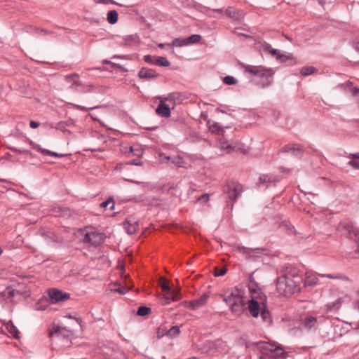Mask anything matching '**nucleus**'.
Listing matches in <instances>:
<instances>
[{"instance_id":"obj_19","label":"nucleus","mask_w":359,"mask_h":359,"mask_svg":"<svg viewBox=\"0 0 359 359\" xmlns=\"http://www.w3.org/2000/svg\"><path fill=\"white\" fill-rule=\"evenodd\" d=\"M271 51L272 55L275 56L277 60L283 62L291 60L293 58L292 54L290 53H287L278 49L273 50Z\"/></svg>"},{"instance_id":"obj_8","label":"nucleus","mask_w":359,"mask_h":359,"mask_svg":"<svg viewBox=\"0 0 359 359\" xmlns=\"http://www.w3.org/2000/svg\"><path fill=\"white\" fill-rule=\"evenodd\" d=\"M104 236L102 233L91 231L85 233L83 242L85 244L97 246L104 242Z\"/></svg>"},{"instance_id":"obj_28","label":"nucleus","mask_w":359,"mask_h":359,"mask_svg":"<svg viewBox=\"0 0 359 359\" xmlns=\"http://www.w3.org/2000/svg\"><path fill=\"white\" fill-rule=\"evenodd\" d=\"M264 248H248L244 246L238 248V251L244 255H250L251 253H260L264 251Z\"/></svg>"},{"instance_id":"obj_47","label":"nucleus","mask_w":359,"mask_h":359,"mask_svg":"<svg viewBox=\"0 0 359 359\" xmlns=\"http://www.w3.org/2000/svg\"><path fill=\"white\" fill-rule=\"evenodd\" d=\"M226 273V269L222 268V269H215V271L214 273V276L215 277L222 276H224Z\"/></svg>"},{"instance_id":"obj_59","label":"nucleus","mask_w":359,"mask_h":359,"mask_svg":"<svg viewBox=\"0 0 359 359\" xmlns=\"http://www.w3.org/2000/svg\"><path fill=\"white\" fill-rule=\"evenodd\" d=\"M166 45L168 46L169 44L168 43H160V44H158V47L163 48Z\"/></svg>"},{"instance_id":"obj_27","label":"nucleus","mask_w":359,"mask_h":359,"mask_svg":"<svg viewBox=\"0 0 359 359\" xmlns=\"http://www.w3.org/2000/svg\"><path fill=\"white\" fill-rule=\"evenodd\" d=\"M346 299H348L346 296L339 297L335 302L332 303H328L326 304V308L327 311L336 310L338 309L341 304L345 301Z\"/></svg>"},{"instance_id":"obj_3","label":"nucleus","mask_w":359,"mask_h":359,"mask_svg":"<svg viewBox=\"0 0 359 359\" xmlns=\"http://www.w3.org/2000/svg\"><path fill=\"white\" fill-rule=\"evenodd\" d=\"M242 67L245 72L251 74L259 79V81L257 84L261 88H267L271 85L273 82L272 76L275 73V71L272 68L249 65H243Z\"/></svg>"},{"instance_id":"obj_5","label":"nucleus","mask_w":359,"mask_h":359,"mask_svg":"<svg viewBox=\"0 0 359 359\" xmlns=\"http://www.w3.org/2000/svg\"><path fill=\"white\" fill-rule=\"evenodd\" d=\"M338 231L342 235L357 241L356 252L359 254V229L348 222H341Z\"/></svg>"},{"instance_id":"obj_26","label":"nucleus","mask_w":359,"mask_h":359,"mask_svg":"<svg viewBox=\"0 0 359 359\" xmlns=\"http://www.w3.org/2000/svg\"><path fill=\"white\" fill-rule=\"evenodd\" d=\"M259 181L260 184H268L279 181V179L273 175L263 174L260 175Z\"/></svg>"},{"instance_id":"obj_7","label":"nucleus","mask_w":359,"mask_h":359,"mask_svg":"<svg viewBox=\"0 0 359 359\" xmlns=\"http://www.w3.org/2000/svg\"><path fill=\"white\" fill-rule=\"evenodd\" d=\"M262 355H266L269 359H276L284 354L283 349L269 343H264L261 347Z\"/></svg>"},{"instance_id":"obj_58","label":"nucleus","mask_w":359,"mask_h":359,"mask_svg":"<svg viewBox=\"0 0 359 359\" xmlns=\"http://www.w3.org/2000/svg\"><path fill=\"white\" fill-rule=\"evenodd\" d=\"M77 87L78 86H74V89H70V90L72 91H74V92H80L79 89H78Z\"/></svg>"},{"instance_id":"obj_53","label":"nucleus","mask_w":359,"mask_h":359,"mask_svg":"<svg viewBox=\"0 0 359 359\" xmlns=\"http://www.w3.org/2000/svg\"><path fill=\"white\" fill-rule=\"evenodd\" d=\"M103 63L104 64H111L112 67H117V68H121V65H120L113 63V62H111L110 61H108V60H104Z\"/></svg>"},{"instance_id":"obj_6","label":"nucleus","mask_w":359,"mask_h":359,"mask_svg":"<svg viewBox=\"0 0 359 359\" xmlns=\"http://www.w3.org/2000/svg\"><path fill=\"white\" fill-rule=\"evenodd\" d=\"M320 277H327L329 278L332 279H340V278H346L341 275L339 274H316V273H313L312 271H307L305 273V280L304 285V287L308 286H314L318 283V276Z\"/></svg>"},{"instance_id":"obj_32","label":"nucleus","mask_w":359,"mask_h":359,"mask_svg":"<svg viewBox=\"0 0 359 359\" xmlns=\"http://www.w3.org/2000/svg\"><path fill=\"white\" fill-rule=\"evenodd\" d=\"M118 12L115 10H111L110 11L108 12L107 13V21L109 22V23L113 25L114 23H116L118 20Z\"/></svg>"},{"instance_id":"obj_31","label":"nucleus","mask_w":359,"mask_h":359,"mask_svg":"<svg viewBox=\"0 0 359 359\" xmlns=\"http://www.w3.org/2000/svg\"><path fill=\"white\" fill-rule=\"evenodd\" d=\"M297 286L294 283V280L288 277H287V294L295 292L297 290Z\"/></svg>"},{"instance_id":"obj_64","label":"nucleus","mask_w":359,"mask_h":359,"mask_svg":"<svg viewBox=\"0 0 359 359\" xmlns=\"http://www.w3.org/2000/svg\"><path fill=\"white\" fill-rule=\"evenodd\" d=\"M356 49L359 50V43L356 45Z\"/></svg>"},{"instance_id":"obj_22","label":"nucleus","mask_w":359,"mask_h":359,"mask_svg":"<svg viewBox=\"0 0 359 359\" xmlns=\"http://www.w3.org/2000/svg\"><path fill=\"white\" fill-rule=\"evenodd\" d=\"M180 93L177 92H173L168 95L167 97L163 98L165 102H168L172 108H174L176 105V102L180 100Z\"/></svg>"},{"instance_id":"obj_43","label":"nucleus","mask_w":359,"mask_h":359,"mask_svg":"<svg viewBox=\"0 0 359 359\" xmlns=\"http://www.w3.org/2000/svg\"><path fill=\"white\" fill-rule=\"evenodd\" d=\"M223 81L225 84H227V85H234L237 83V80L231 76H225L223 79Z\"/></svg>"},{"instance_id":"obj_54","label":"nucleus","mask_w":359,"mask_h":359,"mask_svg":"<svg viewBox=\"0 0 359 359\" xmlns=\"http://www.w3.org/2000/svg\"><path fill=\"white\" fill-rule=\"evenodd\" d=\"M161 288L164 292L171 290L170 287L165 283L162 284Z\"/></svg>"},{"instance_id":"obj_50","label":"nucleus","mask_w":359,"mask_h":359,"mask_svg":"<svg viewBox=\"0 0 359 359\" xmlns=\"http://www.w3.org/2000/svg\"><path fill=\"white\" fill-rule=\"evenodd\" d=\"M74 107L77 109H79V110H81V111H87L90 109H94L95 108H97V107H84V106H81V105H79V104H74Z\"/></svg>"},{"instance_id":"obj_24","label":"nucleus","mask_w":359,"mask_h":359,"mask_svg":"<svg viewBox=\"0 0 359 359\" xmlns=\"http://www.w3.org/2000/svg\"><path fill=\"white\" fill-rule=\"evenodd\" d=\"M287 276H283L278 278L276 287L280 293L287 294Z\"/></svg>"},{"instance_id":"obj_12","label":"nucleus","mask_w":359,"mask_h":359,"mask_svg":"<svg viewBox=\"0 0 359 359\" xmlns=\"http://www.w3.org/2000/svg\"><path fill=\"white\" fill-rule=\"evenodd\" d=\"M48 296L52 303L64 302L69 298V294L55 288L49 290Z\"/></svg>"},{"instance_id":"obj_30","label":"nucleus","mask_w":359,"mask_h":359,"mask_svg":"<svg viewBox=\"0 0 359 359\" xmlns=\"http://www.w3.org/2000/svg\"><path fill=\"white\" fill-rule=\"evenodd\" d=\"M8 332L16 339H20V332L18 329L13 325L11 321H9L6 325Z\"/></svg>"},{"instance_id":"obj_44","label":"nucleus","mask_w":359,"mask_h":359,"mask_svg":"<svg viewBox=\"0 0 359 359\" xmlns=\"http://www.w3.org/2000/svg\"><path fill=\"white\" fill-rule=\"evenodd\" d=\"M171 163L177 166V167H182L183 166V163H184V161L183 159L180 157V156H175L174 158H172V161Z\"/></svg>"},{"instance_id":"obj_60","label":"nucleus","mask_w":359,"mask_h":359,"mask_svg":"<svg viewBox=\"0 0 359 359\" xmlns=\"http://www.w3.org/2000/svg\"><path fill=\"white\" fill-rule=\"evenodd\" d=\"M214 11L217 12V13H222L223 11V9L222 8L215 9Z\"/></svg>"},{"instance_id":"obj_25","label":"nucleus","mask_w":359,"mask_h":359,"mask_svg":"<svg viewBox=\"0 0 359 359\" xmlns=\"http://www.w3.org/2000/svg\"><path fill=\"white\" fill-rule=\"evenodd\" d=\"M79 74H68V75H66L65 76V79L66 80V81L67 82H71L72 81V84L70 85V86L69 87V89H74V86H79L81 88L82 86V83H80L77 79L79 78Z\"/></svg>"},{"instance_id":"obj_45","label":"nucleus","mask_w":359,"mask_h":359,"mask_svg":"<svg viewBox=\"0 0 359 359\" xmlns=\"http://www.w3.org/2000/svg\"><path fill=\"white\" fill-rule=\"evenodd\" d=\"M111 204V207H110V209L111 210H113L114 209V201L111 198H109V199H107V201L102 202L101 203V206L102 208H106L109 205Z\"/></svg>"},{"instance_id":"obj_41","label":"nucleus","mask_w":359,"mask_h":359,"mask_svg":"<svg viewBox=\"0 0 359 359\" xmlns=\"http://www.w3.org/2000/svg\"><path fill=\"white\" fill-rule=\"evenodd\" d=\"M151 309L147 306H140L137 309V314L140 316H144L151 312Z\"/></svg>"},{"instance_id":"obj_13","label":"nucleus","mask_w":359,"mask_h":359,"mask_svg":"<svg viewBox=\"0 0 359 359\" xmlns=\"http://www.w3.org/2000/svg\"><path fill=\"white\" fill-rule=\"evenodd\" d=\"M243 191V187L240 184H231L228 187V196L229 198L233 201L235 202L237 198L241 196Z\"/></svg>"},{"instance_id":"obj_61","label":"nucleus","mask_w":359,"mask_h":359,"mask_svg":"<svg viewBox=\"0 0 359 359\" xmlns=\"http://www.w3.org/2000/svg\"><path fill=\"white\" fill-rule=\"evenodd\" d=\"M355 306L359 310V301L355 302Z\"/></svg>"},{"instance_id":"obj_49","label":"nucleus","mask_w":359,"mask_h":359,"mask_svg":"<svg viewBox=\"0 0 359 359\" xmlns=\"http://www.w3.org/2000/svg\"><path fill=\"white\" fill-rule=\"evenodd\" d=\"M113 290L121 294H124L128 291V290L126 287L120 285H118L117 288H114Z\"/></svg>"},{"instance_id":"obj_23","label":"nucleus","mask_w":359,"mask_h":359,"mask_svg":"<svg viewBox=\"0 0 359 359\" xmlns=\"http://www.w3.org/2000/svg\"><path fill=\"white\" fill-rule=\"evenodd\" d=\"M208 128L210 132L216 133L219 135H222L224 133V128L219 123L208 121Z\"/></svg>"},{"instance_id":"obj_55","label":"nucleus","mask_w":359,"mask_h":359,"mask_svg":"<svg viewBox=\"0 0 359 359\" xmlns=\"http://www.w3.org/2000/svg\"><path fill=\"white\" fill-rule=\"evenodd\" d=\"M98 2L104 4H114L113 0H98Z\"/></svg>"},{"instance_id":"obj_29","label":"nucleus","mask_w":359,"mask_h":359,"mask_svg":"<svg viewBox=\"0 0 359 359\" xmlns=\"http://www.w3.org/2000/svg\"><path fill=\"white\" fill-rule=\"evenodd\" d=\"M34 149L44 155H48V156H54V157H57V158H62L64 156V155L62 154H59V153L52 151H50V150H48L46 149H43L39 145H36V146L34 147Z\"/></svg>"},{"instance_id":"obj_34","label":"nucleus","mask_w":359,"mask_h":359,"mask_svg":"<svg viewBox=\"0 0 359 359\" xmlns=\"http://www.w3.org/2000/svg\"><path fill=\"white\" fill-rule=\"evenodd\" d=\"M155 65L162 67H168L170 66V63L165 57H157L155 59Z\"/></svg>"},{"instance_id":"obj_35","label":"nucleus","mask_w":359,"mask_h":359,"mask_svg":"<svg viewBox=\"0 0 359 359\" xmlns=\"http://www.w3.org/2000/svg\"><path fill=\"white\" fill-rule=\"evenodd\" d=\"M142 162L140 160H132V161H128L125 163H119L116 166V170H121L122 169V166H123L124 165H137V166H140V165H142Z\"/></svg>"},{"instance_id":"obj_17","label":"nucleus","mask_w":359,"mask_h":359,"mask_svg":"<svg viewBox=\"0 0 359 359\" xmlns=\"http://www.w3.org/2000/svg\"><path fill=\"white\" fill-rule=\"evenodd\" d=\"M217 147L222 153L229 154L234 149V147L231 145L227 140L223 138H218Z\"/></svg>"},{"instance_id":"obj_57","label":"nucleus","mask_w":359,"mask_h":359,"mask_svg":"<svg viewBox=\"0 0 359 359\" xmlns=\"http://www.w3.org/2000/svg\"><path fill=\"white\" fill-rule=\"evenodd\" d=\"M268 358L266 355H262V353L261 352V355L259 356V359H266Z\"/></svg>"},{"instance_id":"obj_21","label":"nucleus","mask_w":359,"mask_h":359,"mask_svg":"<svg viewBox=\"0 0 359 359\" xmlns=\"http://www.w3.org/2000/svg\"><path fill=\"white\" fill-rule=\"evenodd\" d=\"M123 226L128 234H133L136 232L138 224L137 222L132 220L130 218H127L123 223Z\"/></svg>"},{"instance_id":"obj_39","label":"nucleus","mask_w":359,"mask_h":359,"mask_svg":"<svg viewBox=\"0 0 359 359\" xmlns=\"http://www.w3.org/2000/svg\"><path fill=\"white\" fill-rule=\"evenodd\" d=\"M315 70H316V69L313 67L306 66V67H303L301 69L300 73H301L302 76H309V75H311V74H313L315 72Z\"/></svg>"},{"instance_id":"obj_46","label":"nucleus","mask_w":359,"mask_h":359,"mask_svg":"<svg viewBox=\"0 0 359 359\" xmlns=\"http://www.w3.org/2000/svg\"><path fill=\"white\" fill-rule=\"evenodd\" d=\"M262 50L265 52H269L270 54L272 55L271 50H275V49L272 48L269 43H264L262 44Z\"/></svg>"},{"instance_id":"obj_36","label":"nucleus","mask_w":359,"mask_h":359,"mask_svg":"<svg viewBox=\"0 0 359 359\" xmlns=\"http://www.w3.org/2000/svg\"><path fill=\"white\" fill-rule=\"evenodd\" d=\"M348 165L355 169H359V154H352V159L348 162Z\"/></svg>"},{"instance_id":"obj_38","label":"nucleus","mask_w":359,"mask_h":359,"mask_svg":"<svg viewBox=\"0 0 359 359\" xmlns=\"http://www.w3.org/2000/svg\"><path fill=\"white\" fill-rule=\"evenodd\" d=\"M201 39V36L199 34H192L191 36L186 38L187 45H191L199 42Z\"/></svg>"},{"instance_id":"obj_42","label":"nucleus","mask_w":359,"mask_h":359,"mask_svg":"<svg viewBox=\"0 0 359 359\" xmlns=\"http://www.w3.org/2000/svg\"><path fill=\"white\" fill-rule=\"evenodd\" d=\"M94 89L95 86L93 84H83L79 90L80 93H86L92 91Z\"/></svg>"},{"instance_id":"obj_16","label":"nucleus","mask_w":359,"mask_h":359,"mask_svg":"<svg viewBox=\"0 0 359 359\" xmlns=\"http://www.w3.org/2000/svg\"><path fill=\"white\" fill-rule=\"evenodd\" d=\"M181 298V294L179 291L170 290L169 291L165 292L163 294V304H168L171 301H177Z\"/></svg>"},{"instance_id":"obj_15","label":"nucleus","mask_w":359,"mask_h":359,"mask_svg":"<svg viewBox=\"0 0 359 359\" xmlns=\"http://www.w3.org/2000/svg\"><path fill=\"white\" fill-rule=\"evenodd\" d=\"M226 14L235 20H239L243 18L245 13L242 10L236 9L234 7H228L225 11Z\"/></svg>"},{"instance_id":"obj_48","label":"nucleus","mask_w":359,"mask_h":359,"mask_svg":"<svg viewBox=\"0 0 359 359\" xmlns=\"http://www.w3.org/2000/svg\"><path fill=\"white\" fill-rule=\"evenodd\" d=\"M155 57L150 55H147L144 57V60L149 64L155 65Z\"/></svg>"},{"instance_id":"obj_2","label":"nucleus","mask_w":359,"mask_h":359,"mask_svg":"<svg viewBox=\"0 0 359 359\" xmlns=\"http://www.w3.org/2000/svg\"><path fill=\"white\" fill-rule=\"evenodd\" d=\"M229 306L230 310L236 315H241L247 304L245 292L236 287L227 289L220 295Z\"/></svg>"},{"instance_id":"obj_11","label":"nucleus","mask_w":359,"mask_h":359,"mask_svg":"<svg viewBox=\"0 0 359 359\" xmlns=\"http://www.w3.org/2000/svg\"><path fill=\"white\" fill-rule=\"evenodd\" d=\"M209 295L207 293L203 294L200 297L189 302H184L187 308L191 310H196L203 306L208 302Z\"/></svg>"},{"instance_id":"obj_63","label":"nucleus","mask_w":359,"mask_h":359,"mask_svg":"<svg viewBox=\"0 0 359 359\" xmlns=\"http://www.w3.org/2000/svg\"><path fill=\"white\" fill-rule=\"evenodd\" d=\"M156 128V127H152V128H148V130H155Z\"/></svg>"},{"instance_id":"obj_62","label":"nucleus","mask_w":359,"mask_h":359,"mask_svg":"<svg viewBox=\"0 0 359 359\" xmlns=\"http://www.w3.org/2000/svg\"><path fill=\"white\" fill-rule=\"evenodd\" d=\"M164 159H165V160H167V161H169V160H170V156H164Z\"/></svg>"},{"instance_id":"obj_14","label":"nucleus","mask_w":359,"mask_h":359,"mask_svg":"<svg viewBox=\"0 0 359 359\" xmlns=\"http://www.w3.org/2000/svg\"><path fill=\"white\" fill-rule=\"evenodd\" d=\"M170 106L165 103V100L162 97L160 98V103L156 109V113L164 118H168L170 116Z\"/></svg>"},{"instance_id":"obj_1","label":"nucleus","mask_w":359,"mask_h":359,"mask_svg":"<svg viewBox=\"0 0 359 359\" xmlns=\"http://www.w3.org/2000/svg\"><path fill=\"white\" fill-rule=\"evenodd\" d=\"M250 299L247 300L248 309L250 316L257 318L259 316L264 323L270 326L272 323V318L266 306V297L260 290H256L249 286Z\"/></svg>"},{"instance_id":"obj_4","label":"nucleus","mask_w":359,"mask_h":359,"mask_svg":"<svg viewBox=\"0 0 359 359\" xmlns=\"http://www.w3.org/2000/svg\"><path fill=\"white\" fill-rule=\"evenodd\" d=\"M73 333L71 330L65 327L54 325L53 330L49 332V337L56 341H61L64 346H69L71 344L70 339Z\"/></svg>"},{"instance_id":"obj_37","label":"nucleus","mask_w":359,"mask_h":359,"mask_svg":"<svg viewBox=\"0 0 359 359\" xmlns=\"http://www.w3.org/2000/svg\"><path fill=\"white\" fill-rule=\"evenodd\" d=\"M180 333V327L178 326H172L166 332V335L170 337H176Z\"/></svg>"},{"instance_id":"obj_33","label":"nucleus","mask_w":359,"mask_h":359,"mask_svg":"<svg viewBox=\"0 0 359 359\" xmlns=\"http://www.w3.org/2000/svg\"><path fill=\"white\" fill-rule=\"evenodd\" d=\"M172 46H176V47H182V46H187V41L186 40V38H175L172 40V43L170 44Z\"/></svg>"},{"instance_id":"obj_51","label":"nucleus","mask_w":359,"mask_h":359,"mask_svg":"<svg viewBox=\"0 0 359 359\" xmlns=\"http://www.w3.org/2000/svg\"><path fill=\"white\" fill-rule=\"evenodd\" d=\"M209 197H210L209 194H205L201 196L198 198V201H203L205 202H207L209 200Z\"/></svg>"},{"instance_id":"obj_10","label":"nucleus","mask_w":359,"mask_h":359,"mask_svg":"<svg viewBox=\"0 0 359 359\" xmlns=\"http://www.w3.org/2000/svg\"><path fill=\"white\" fill-rule=\"evenodd\" d=\"M324 320H325V318L322 316L316 318L311 315H307L302 320V325L303 327L307 330H311L312 329L315 330L318 327V324Z\"/></svg>"},{"instance_id":"obj_9","label":"nucleus","mask_w":359,"mask_h":359,"mask_svg":"<svg viewBox=\"0 0 359 359\" xmlns=\"http://www.w3.org/2000/svg\"><path fill=\"white\" fill-rule=\"evenodd\" d=\"M207 352L212 353H221L227 350V344L222 339H218L213 341H208L205 344Z\"/></svg>"},{"instance_id":"obj_52","label":"nucleus","mask_w":359,"mask_h":359,"mask_svg":"<svg viewBox=\"0 0 359 359\" xmlns=\"http://www.w3.org/2000/svg\"><path fill=\"white\" fill-rule=\"evenodd\" d=\"M29 126L32 128H36L39 126V123L38 122H36L34 121H31L29 123Z\"/></svg>"},{"instance_id":"obj_56","label":"nucleus","mask_w":359,"mask_h":359,"mask_svg":"<svg viewBox=\"0 0 359 359\" xmlns=\"http://www.w3.org/2000/svg\"><path fill=\"white\" fill-rule=\"evenodd\" d=\"M125 180H126V181H128L129 182L133 183V184H142V182H140L139 181H135V180H127V179H126Z\"/></svg>"},{"instance_id":"obj_40","label":"nucleus","mask_w":359,"mask_h":359,"mask_svg":"<svg viewBox=\"0 0 359 359\" xmlns=\"http://www.w3.org/2000/svg\"><path fill=\"white\" fill-rule=\"evenodd\" d=\"M130 150L131 153L137 156H142L143 154V149L138 144L131 146Z\"/></svg>"},{"instance_id":"obj_18","label":"nucleus","mask_w":359,"mask_h":359,"mask_svg":"<svg viewBox=\"0 0 359 359\" xmlns=\"http://www.w3.org/2000/svg\"><path fill=\"white\" fill-rule=\"evenodd\" d=\"M281 150L283 152L291 153L295 156L301 155L303 151L302 147L297 144L285 145Z\"/></svg>"},{"instance_id":"obj_20","label":"nucleus","mask_w":359,"mask_h":359,"mask_svg":"<svg viewBox=\"0 0 359 359\" xmlns=\"http://www.w3.org/2000/svg\"><path fill=\"white\" fill-rule=\"evenodd\" d=\"M138 76L140 79H154L158 76V74L154 69L142 67L138 73Z\"/></svg>"}]
</instances>
